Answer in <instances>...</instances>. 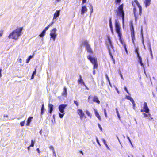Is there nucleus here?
Returning <instances> with one entry per match:
<instances>
[{"mask_svg":"<svg viewBox=\"0 0 157 157\" xmlns=\"http://www.w3.org/2000/svg\"><path fill=\"white\" fill-rule=\"evenodd\" d=\"M77 111H78V115H79L80 116L81 115L83 114L84 112H83V111H82V109H78L77 110Z\"/></svg>","mask_w":157,"mask_h":157,"instance_id":"23","label":"nucleus"},{"mask_svg":"<svg viewBox=\"0 0 157 157\" xmlns=\"http://www.w3.org/2000/svg\"><path fill=\"white\" fill-rule=\"evenodd\" d=\"M94 112L95 115L96 116V117L99 120H101V117L99 114L97 110L96 109H94Z\"/></svg>","mask_w":157,"mask_h":157,"instance_id":"15","label":"nucleus"},{"mask_svg":"<svg viewBox=\"0 0 157 157\" xmlns=\"http://www.w3.org/2000/svg\"><path fill=\"white\" fill-rule=\"evenodd\" d=\"M96 140L97 142L98 143V144L100 146H101V144L100 143L97 137H96Z\"/></svg>","mask_w":157,"mask_h":157,"instance_id":"49","label":"nucleus"},{"mask_svg":"<svg viewBox=\"0 0 157 157\" xmlns=\"http://www.w3.org/2000/svg\"><path fill=\"white\" fill-rule=\"evenodd\" d=\"M121 0H116L115 2L117 3H119L121 2Z\"/></svg>","mask_w":157,"mask_h":157,"instance_id":"58","label":"nucleus"},{"mask_svg":"<svg viewBox=\"0 0 157 157\" xmlns=\"http://www.w3.org/2000/svg\"><path fill=\"white\" fill-rule=\"evenodd\" d=\"M117 113L118 118H119V119L120 120H121V117H120V116L119 114V112H117V113Z\"/></svg>","mask_w":157,"mask_h":157,"instance_id":"48","label":"nucleus"},{"mask_svg":"<svg viewBox=\"0 0 157 157\" xmlns=\"http://www.w3.org/2000/svg\"><path fill=\"white\" fill-rule=\"evenodd\" d=\"M139 49L138 48H135V52L136 53L139 52Z\"/></svg>","mask_w":157,"mask_h":157,"instance_id":"43","label":"nucleus"},{"mask_svg":"<svg viewBox=\"0 0 157 157\" xmlns=\"http://www.w3.org/2000/svg\"><path fill=\"white\" fill-rule=\"evenodd\" d=\"M86 113L88 116H90L91 114L90 113L88 110H86Z\"/></svg>","mask_w":157,"mask_h":157,"instance_id":"45","label":"nucleus"},{"mask_svg":"<svg viewBox=\"0 0 157 157\" xmlns=\"http://www.w3.org/2000/svg\"><path fill=\"white\" fill-rule=\"evenodd\" d=\"M35 143V141H33V140H32L31 141V143L30 145V146L33 147L34 146Z\"/></svg>","mask_w":157,"mask_h":157,"instance_id":"33","label":"nucleus"},{"mask_svg":"<svg viewBox=\"0 0 157 157\" xmlns=\"http://www.w3.org/2000/svg\"><path fill=\"white\" fill-rule=\"evenodd\" d=\"M80 117V119L82 120L83 119L84 117H85V119L86 117V116H85V114L84 113H83V115H81Z\"/></svg>","mask_w":157,"mask_h":157,"instance_id":"37","label":"nucleus"},{"mask_svg":"<svg viewBox=\"0 0 157 157\" xmlns=\"http://www.w3.org/2000/svg\"><path fill=\"white\" fill-rule=\"evenodd\" d=\"M45 33L46 32L45 31L43 30L39 36L41 37H42L45 35Z\"/></svg>","mask_w":157,"mask_h":157,"instance_id":"28","label":"nucleus"},{"mask_svg":"<svg viewBox=\"0 0 157 157\" xmlns=\"http://www.w3.org/2000/svg\"><path fill=\"white\" fill-rule=\"evenodd\" d=\"M108 43L106 44L107 48L108 50V52H109V50L110 51H111V48L113 50V52H115V50L114 49V47L112 44V42L111 40L109 37L108 38Z\"/></svg>","mask_w":157,"mask_h":157,"instance_id":"7","label":"nucleus"},{"mask_svg":"<svg viewBox=\"0 0 157 157\" xmlns=\"http://www.w3.org/2000/svg\"><path fill=\"white\" fill-rule=\"evenodd\" d=\"M124 5L122 4L120 5L115 10L116 15L118 16L119 18H121L122 21V24L124 25V21L125 13L123 10Z\"/></svg>","mask_w":157,"mask_h":157,"instance_id":"2","label":"nucleus"},{"mask_svg":"<svg viewBox=\"0 0 157 157\" xmlns=\"http://www.w3.org/2000/svg\"><path fill=\"white\" fill-rule=\"evenodd\" d=\"M148 48L149 50H150V49H151V44L150 43H148Z\"/></svg>","mask_w":157,"mask_h":157,"instance_id":"46","label":"nucleus"},{"mask_svg":"<svg viewBox=\"0 0 157 157\" xmlns=\"http://www.w3.org/2000/svg\"><path fill=\"white\" fill-rule=\"evenodd\" d=\"M136 54H137V57H139V56H141L140 55V53H139V52H138V53H136Z\"/></svg>","mask_w":157,"mask_h":157,"instance_id":"63","label":"nucleus"},{"mask_svg":"<svg viewBox=\"0 0 157 157\" xmlns=\"http://www.w3.org/2000/svg\"><path fill=\"white\" fill-rule=\"evenodd\" d=\"M50 26H51V25H49L48 26H47L43 30L44 31H45L46 32V31L49 28V27Z\"/></svg>","mask_w":157,"mask_h":157,"instance_id":"36","label":"nucleus"},{"mask_svg":"<svg viewBox=\"0 0 157 157\" xmlns=\"http://www.w3.org/2000/svg\"><path fill=\"white\" fill-rule=\"evenodd\" d=\"M130 31L131 33L134 32V28L132 23H131L130 26Z\"/></svg>","mask_w":157,"mask_h":157,"instance_id":"26","label":"nucleus"},{"mask_svg":"<svg viewBox=\"0 0 157 157\" xmlns=\"http://www.w3.org/2000/svg\"><path fill=\"white\" fill-rule=\"evenodd\" d=\"M132 5L133 6V7H134V8L133 9V13L134 14V17L135 18V20H136V21L138 18L137 15L136 14V7H135V6L134 5L133 2H132Z\"/></svg>","mask_w":157,"mask_h":157,"instance_id":"12","label":"nucleus"},{"mask_svg":"<svg viewBox=\"0 0 157 157\" xmlns=\"http://www.w3.org/2000/svg\"><path fill=\"white\" fill-rule=\"evenodd\" d=\"M131 36L133 43H134V40H135V32L131 33Z\"/></svg>","mask_w":157,"mask_h":157,"instance_id":"22","label":"nucleus"},{"mask_svg":"<svg viewBox=\"0 0 157 157\" xmlns=\"http://www.w3.org/2000/svg\"><path fill=\"white\" fill-rule=\"evenodd\" d=\"M104 114H105V117H107V114L106 109H104Z\"/></svg>","mask_w":157,"mask_h":157,"instance_id":"52","label":"nucleus"},{"mask_svg":"<svg viewBox=\"0 0 157 157\" xmlns=\"http://www.w3.org/2000/svg\"><path fill=\"white\" fill-rule=\"evenodd\" d=\"M109 27H110V29H112L113 26H112L111 18H110L109 20Z\"/></svg>","mask_w":157,"mask_h":157,"instance_id":"29","label":"nucleus"},{"mask_svg":"<svg viewBox=\"0 0 157 157\" xmlns=\"http://www.w3.org/2000/svg\"><path fill=\"white\" fill-rule=\"evenodd\" d=\"M74 102L77 106H78L79 105V102H78L77 101L74 100Z\"/></svg>","mask_w":157,"mask_h":157,"instance_id":"41","label":"nucleus"},{"mask_svg":"<svg viewBox=\"0 0 157 157\" xmlns=\"http://www.w3.org/2000/svg\"><path fill=\"white\" fill-rule=\"evenodd\" d=\"M56 29L54 28L51 31L50 34L51 36V38H52L53 39V41H55V39L57 36V34L56 33Z\"/></svg>","mask_w":157,"mask_h":157,"instance_id":"8","label":"nucleus"},{"mask_svg":"<svg viewBox=\"0 0 157 157\" xmlns=\"http://www.w3.org/2000/svg\"><path fill=\"white\" fill-rule=\"evenodd\" d=\"M67 106V104H62L59 106L58 109L60 112L59 113V114L60 118H62L63 117L65 114L64 109Z\"/></svg>","mask_w":157,"mask_h":157,"instance_id":"5","label":"nucleus"},{"mask_svg":"<svg viewBox=\"0 0 157 157\" xmlns=\"http://www.w3.org/2000/svg\"><path fill=\"white\" fill-rule=\"evenodd\" d=\"M82 44L84 46H85L86 50L88 53L90 54H92L93 53V51L87 40L84 41L82 42Z\"/></svg>","mask_w":157,"mask_h":157,"instance_id":"6","label":"nucleus"},{"mask_svg":"<svg viewBox=\"0 0 157 157\" xmlns=\"http://www.w3.org/2000/svg\"><path fill=\"white\" fill-rule=\"evenodd\" d=\"M39 153H40V150L39 148H37L36 150Z\"/></svg>","mask_w":157,"mask_h":157,"instance_id":"61","label":"nucleus"},{"mask_svg":"<svg viewBox=\"0 0 157 157\" xmlns=\"http://www.w3.org/2000/svg\"><path fill=\"white\" fill-rule=\"evenodd\" d=\"M78 82L80 84H83L85 86H86V85L85 83L83 82V81L82 79H78Z\"/></svg>","mask_w":157,"mask_h":157,"instance_id":"24","label":"nucleus"},{"mask_svg":"<svg viewBox=\"0 0 157 157\" xmlns=\"http://www.w3.org/2000/svg\"><path fill=\"white\" fill-rule=\"evenodd\" d=\"M109 54L110 56V58L111 59H112V60L113 61L114 64H115V60L114 59V58L113 57V55H112V52L110 51V50H109Z\"/></svg>","mask_w":157,"mask_h":157,"instance_id":"19","label":"nucleus"},{"mask_svg":"<svg viewBox=\"0 0 157 157\" xmlns=\"http://www.w3.org/2000/svg\"><path fill=\"white\" fill-rule=\"evenodd\" d=\"M142 114L144 115V117H151V114L149 113L148 114H147L145 113H143Z\"/></svg>","mask_w":157,"mask_h":157,"instance_id":"32","label":"nucleus"},{"mask_svg":"<svg viewBox=\"0 0 157 157\" xmlns=\"http://www.w3.org/2000/svg\"><path fill=\"white\" fill-rule=\"evenodd\" d=\"M56 21V20H53V19L52 22L51 23V24H50L51 25H51H52Z\"/></svg>","mask_w":157,"mask_h":157,"instance_id":"55","label":"nucleus"},{"mask_svg":"<svg viewBox=\"0 0 157 157\" xmlns=\"http://www.w3.org/2000/svg\"><path fill=\"white\" fill-rule=\"evenodd\" d=\"M133 104V108L134 110H135L136 104L135 103H134V104Z\"/></svg>","mask_w":157,"mask_h":157,"instance_id":"59","label":"nucleus"},{"mask_svg":"<svg viewBox=\"0 0 157 157\" xmlns=\"http://www.w3.org/2000/svg\"><path fill=\"white\" fill-rule=\"evenodd\" d=\"M127 139H128V141H129V142L131 144V145L132 146V147H133V144H132V142L130 139V138L128 136H127Z\"/></svg>","mask_w":157,"mask_h":157,"instance_id":"35","label":"nucleus"},{"mask_svg":"<svg viewBox=\"0 0 157 157\" xmlns=\"http://www.w3.org/2000/svg\"><path fill=\"white\" fill-rule=\"evenodd\" d=\"M87 59L93 65V69H96L98 67L97 58L95 57H93L90 55L87 56Z\"/></svg>","mask_w":157,"mask_h":157,"instance_id":"4","label":"nucleus"},{"mask_svg":"<svg viewBox=\"0 0 157 157\" xmlns=\"http://www.w3.org/2000/svg\"><path fill=\"white\" fill-rule=\"evenodd\" d=\"M67 89L66 87L63 88V91L62 94V95L64 97H66L67 95Z\"/></svg>","mask_w":157,"mask_h":157,"instance_id":"14","label":"nucleus"},{"mask_svg":"<svg viewBox=\"0 0 157 157\" xmlns=\"http://www.w3.org/2000/svg\"><path fill=\"white\" fill-rule=\"evenodd\" d=\"M98 127L100 128V129L101 131H102V127H101V125H100V124H98Z\"/></svg>","mask_w":157,"mask_h":157,"instance_id":"50","label":"nucleus"},{"mask_svg":"<svg viewBox=\"0 0 157 157\" xmlns=\"http://www.w3.org/2000/svg\"><path fill=\"white\" fill-rule=\"evenodd\" d=\"M143 109L145 111V113H149L150 110L147 105V103L145 102H144V103Z\"/></svg>","mask_w":157,"mask_h":157,"instance_id":"9","label":"nucleus"},{"mask_svg":"<svg viewBox=\"0 0 157 157\" xmlns=\"http://www.w3.org/2000/svg\"><path fill=\"white\" fill-rule=\"evenodd\" d=\"M33 119V117H29L27 119V123L26 125L27 126H29L30 123L31 122V121L32 119Z\"/></svg>","mask_w":157,"mask_h":157,"instance_id":"17","label":"nucleus"},{"mask_svg":"<svg viewBox=\"0 0 157 157\" xmlns=\"http://www.w3.org/2000/svg\"><path fill=\"white\" fill-rule=\"evenodd\" d=\"M93 98V97L92 96L90 95L89 96L88 98V102H90V99H92Z\"/></svg>","mask_w":157,"mask_h":157,"instance_id":"47","label":"nucleus"},{"mask_svg":"<svg viewBox=\"0 0 157 157\" xmlns=\"http://www.w3.org/2000/svg\"><path fill=\"white\" fill-rule=\"evenodd\" d=\"M124 50L126 52V54H128V52L126 48V44H124Z\"/></svg>","mask_w":157,"mask_h":157,"instance_id":"34","label":"nucleus"},{"mask_svg":"<svg viewBox=\"0 0 157 157\" xmlns=\"http://www.w3.org/2000/svg\"><path fill=\"white\" fill-rule=\"evenodd\" d=\"M49 148H50V149L52 150L53 151H55L54 148L53 146H49Z\"/></svg>","mask_w":157,"mask_h":157,"instance_id":"51","label":"nucleus"},{"mask_svg":"<svg viewBox=\"0 0 157 157\" xmlns=\"http://www.w3.org/2000/svg\"><path fill=\"white\" fill-rule=\"evenodd\" d=\"M32 58V56L31 55L30 56L26 59V63H28L29 62L30 60Z\"/></svg>","mask_w":157,"mask_h":157,"instance_id":"31","label":"nucleus"},{"mask_svg":"<svg viewBox=\"0 0 157 157\" xmlns=\"http://www.w3.org/2000/svg\"><path fill=\"white\" fill-rule=\"evenodd\" d=\"M142 31H143V29H142V28H141V37H142V43L143 45V46H144V49H146V48H145V46L144 45V36H143V33H142Z\"/></svg>","mask_w":157,"mask_h":157,"instance_id":"21","label":"nucleus"},{"mask_svg":"<svg viewBox=\"0 0 157 157\" xmlns=\"http://www.w3.org/2000/svg\"><path fill=\"white\" fill-rule=\"evenodd\" d=\"M23 30L22 27H20L13 31L8 36V38L9 39H12L17 40L19 37L21 35V33Z\"/></svg>","mask_w":157,"mask_h":157,"instance_id":"1","label":"nucleus"},{"mask_svg":"<svg viewBox=\"0 0 157 157\" xmlns=\"http://www.w3.org/2000/svg\"><path fill=\"white\" fill-rule=\"evenodd\" d=\"M125 98L127 99L130 100L132 98L129 96L126 95L125 96Z\"/></svg>","mask_w":157,"mask_h":157,"instance_id":"42","label":"nucleus"},{"mask_svg":"<svg viewBox=\"0 0 157 157\" xmlns=\"http://www.w3.org/2000/svg\"><path fill=\"white\" fill-rule=\"evenodd\" d=\"M134 2L135 3H136V4L137 5L138 7L139 6H141L139 4L138 2L137 1V0H135Z\"/></svg>","mask_w":157,"mask_h":157,"instance_id":"39","label":"nucleus"},{"mask_svg":"<svg viewBox=\"0 0 157 157\" xmlns=\"http://www.w3.org/2000/svg\"><path fill=\"white\" fill-rule=\"evenodd\" d=\"M53 105L52 104H49L48 105L49 113L51 114L53 109Z\"/></svg>","mask_w":157,"mask_h":157,"instance_id":"13","label":"nucleus"},{"mask_svg":"<svg viewBox=\"0 0 157 157\" xmlns=\"http://www.w3.org/2000/svg\"><path fill=\"white\" fill-rule=\"evenodd\" d=\"M93 101L99 104L100 103V101H99L98 98L96 96H94V97L93 99Z\"/></svg>","mask_w":157,"mask_h":157,"instance_id":"16","label":"nucleus"},{"mask_svg":"<svg viewBox=\"0 0 157 157\" xmlns=\"http://www.w3.org/2000/svg\"><path fill=\"white\" fill-rule=\"evenodd\" d=\"M60 10H57L56 11V12H55L54 14L53 18V20H55L60 15Z\"/></svg>","mask_w":157,"mask_h":157,"instance_id":"10","label":"nucleus"},{"mask_svg":"<svg viewBox=\"0 0 157 157\" xmlns=\"http://www.w3.org/2000/svg\"><path fill=\"white\" fill-rule=\"evenodd\" d=\"M102 142H103V143H104V144L105 145L106 147L108 149H109V147H108V145H107V144H106L105 140L104 139V138H102Z\"/></svg>","mask_w":157,"mask_h":157,"instance_id":"27","label":"nucleus"},{"mask_svg":"<svg viewBox=\"0 0 157 157\" xmlns=\"http://www.w3.org/2000/svg\"><path fill=\"white\" fill-rule=\"evenodd\" d=\"M36 69H35V70L33 72L32 75H36Z\"/></svg>","mask_w":157,"mask_h":157,"instance_id":"56","label":"nucleus"},{"mask_svg":"<svg viewBox=\"0 0 157 157\" xmlns=\"http://www.w3.org/2000/svg\"><path fill=\"white\" fill-rule=\"evenodd\" d=\"M2 71V69L0 68V78L2 76V74L1 73Z\"/></svg>","mask_w":157,"mask_h":157,"instance_id":"62","label":"nucleus"},{"mask_svg":"<svg viewBox=\"0 0 157 157\" xmlns=\"http://www.w3.org/2000/svg\"><path fill=\"white\" fill-rule=\"evenodd\" d=\"M90 13H91V14L93 13V6H92V5H90Z\"/></svg>","mask_w":157,"mask_h":157,"instance_id":"44","label":"nucleus"},{"mask_svg":"<svg viewBox=\"0 0 157 157\" xmlns=\"http://www.w3.org/2000/svg\"><path fill=\"white\" fill-rule=\"evenodd\" d=\"M53 155H54V156L56 157V153L55 152V151H53Z\"/></svg>","mask_w":157,"mask_h":157,"instance_id":"64","label":"nucleus"},{"mask_svg":"<svg viewBox=\"0 0 157 157\" xmlns=\"http://www.w3.org/2000/svg\"><path fill=\"white\" fill-rule=\"evenodd\" d=\"M115 25L116 31L118 34V36L119 38V40L121 43L122 44L123 46H124V44H126L122 40V35L121 32V28L120 25V23L119 21L116 19L115 20Z\"/></svg>","mask_w":157,"mask_h":157,"instance_id":"3","label":"nucleus"},{"mask_svg":"<svg viewBox=\"0 0 157 157\" xmlns=\"http://www.w3.org/2000/svg\"><path fill=\"white\" fill-rule=\"evenodd\" d=\"M87 10V9L86 6H84L82 7L81 11V14L83 15L86 12Z\"/></svg>","mask_w":157,"mask_h":157,"instance_id":"11","label":"nucleus"},{"mask_svg":"<svg viewBox=\"0 0 157 157\" xmlns=\"http://www.w3.org/2000/svg\"><path fill=\"white\" fill-rule=\"evenodd\" d=\"M151 0H145L144 3L146 7L148 6L150 4Z\"/></svg>","mask_w":157,"mask_h":157,"instance_id":"20","label":"nucleus"},{"mask_svg":"<svg viewBox=\"0 0 157 157\" xmlns=\"http://www.w3.org/2000/svg\"><path fill=\"white\" fill-rule=\"evenodd\" d=\"M130 101L132 103V104L135 103L134 100L132 98L130 100Z\"/></svg>","mask_w":157,"mask_h":157,"instance_id":"53","label":"nucleus"},{"mask_svg":"<svg viewBox=\"0 0 157 157\" xmlns=\"http://www.w3.org/2000/svg\"><path fill=\"white\" fill-rule=\"evenodd\" d=\"M139 8V14L140 16H141L142 14V9L141 6L138 7Z\"/></svg>","mask_w":157,"mask_h":157,"instance_id":"30","label":"nucleus"},{"mask_svg":"<svg viewBox=\"0 0 157 157\" xmlns=\"http://www.w3.org/2000/svg\"><path fill=\"white\" fill-rule=\"evenodd\" d=\"M25 122V121H24L22 122H21L20 123V125L21 127H23L24 126V124Z\"/></svg>","mask_w":157,"mask_h":157,"instance_id":"40","label":"nucleus"},{"mask_svg":"<svg viewBox=\"0 0 157 157\" xmlns=\"http://www.w3.org/2000/svg\"><path fill=\"white\" fill-rule=\"evenodd\" d=\"M3 35V31H0V37L2 36Z\"/></svg>","mask_w":157,"mask_h":157,"instance_id":"57","label":"nucleus"},{"mask_svg":"<svg viewBox=\"0 0 157 157\" xmlns=\"http://www.w3.org/2000/svg\"><path fill=\"white\" fill-rule=\"evenodd\" d=\"M138 59V61L139 63L141 66H144V64L142 63V59L141 56H139L138 57H137Z\"/></svg>","mask_w":157,"mask_h":157,"instance_id":"18","label":"nucleus"},{"mask_svg":"<svg viewBox=\"0 0 157 157\" xmlns=\"http://www.w3.org/2000/svg\"><path fill=\"white\" fill-rule=\"evenodd\" d=\"M124 90H125V91H126V92L129 94V95H130V94L129 93V92L128 89H127V88L126 87V86H125L124 87Z\"/></svg>","mask_w":157,"mask_h":157,"instance_id":"38","label":"nucleus"},{"mask_svg":"<svg viewBox=\"0 0 157 157\" xmlns=\"http://www.w3.org/2000/svg\"><path fill=\"white\" fill-rule=\"evenodd\" d=\"M105 77H106V79H107V80H108V81H109L110 80H109V78L108 76V75H107V74H106L105 75Z\"/></svg>","mask_w":157,"mask_h":157,"instance_id":"54","label":"nucleus"},{"mask_svg":"<svg viewBox=\"0 0 157 157\" xmlns=\"http://www.w3.org/2000/svg\"><path fill=\"white\" fill-rule=\"evenodd\" d=\"M120 75L121 78L123 80H124V78L123 77V75H122V74H121V72H120Z\"/></svg>","mask_w":157,"mask_h":157,"instance_id":"60","label":"nucleus"},{"mask_svg":"<svg viewBox=\"0 0 157 157\" xmlns=\"http://www.w3.org/2000/svg\"><path fill=\"white\" fill-rule=\"evenodd\" d=\"M45 110L44 107V105L43 104L42 105V107L41 108V115H43L44 112Z\"/></svg>","mask_w":157,"mask_h":157,"instance_id":"25","label":"nucleus"}]
</instances>
